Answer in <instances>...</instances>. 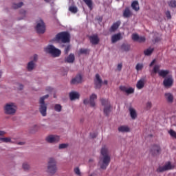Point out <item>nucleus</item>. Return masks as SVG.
I'll use <instances>...</instances> for the list:
<instances>
[{"instance_id": "nucleus-1", "label": "nucleus", "mask_w": 176, "mask_h": 176, "mask_svg": "<svg viewBox=\"0 0 176 176\" xmlns=\"http://www.w3.org/2000/svg\"><path fill=\"white\" fill-rule=\"evenodd\" d=\"M100 153L102 156L99 161L100 168H102V170H107V167H108L109 163H111V156L109 155L108 148L105 146L102 147Z\"/></svg>"}, {"instance_id": "nucleus-2", "label": "nucleus", "mask_w": 176, "mask_h": 176, "mask_svg": "<svg viewBox=\"0 0 176 176\" xmlns=\"http://www.w3.org/2000/svg\"><path fill=\"white\" fill-rule=\"evenodd\" d=\"M54 40L58 43H69L71 41V35L68 32H60L58 33Z\"/></svg>"}, {"instance_id": "nucleus-3", "label": "nucleus", "mask_w": 176, "mask_h": 176, "mask_svg": "<svg viewBox=\"0 0 176 176\" xmlns=\"http://www.w3.org/2000/svg\"><path fill=\"white\" fill-rule=\"evenodd\" d=\"M47 171L50 175H54L57 173V162L54 158L49 159Z\"/></svg>"}, {"instance_id": "nucleus-4", "label": "nucleus", "mask_w": 176, "mask_h": 176, "mask_svg": "<svg viewBox=\"0 0 176 176\" xmlns=\"http://www.w3.org/2000/svg\"><path fill=\"white\" fill-rule=\"evenodd\" d=\"M101 104L104 107L103 112L105 115V116H109V113H111V103L109 102V100L104 98L100 99Z\"/></svg>"}, {"instance_id": "nucleus-5", "label": "nucleus", "mask_w": 176, "mask_h": 176, "mask_svg": "<svg viewBox=\"0 0 176 176\" xmlns=\"http://www.w3.org/2000/svg\"><path fill=\"white\" fill-rule=\"evenodd\" d=\"M47 52L51 54L52 57H60L61 56V50H58V48H56L54 45H49L47 47Z\"/></svg>"}, {"instance_id": "nucleus-6", "label": "nucleus", "mask_w": 176, "mask_h": 176, "mask_svg": "<svg viewBox=\"0 0 176 176\" xmlns=\"http://www.w3.org/2000/svg\"><path fill=\"white\" fill-rule=\"evenodd\" d=\"M16 109H17V107H16L14 103H8L4 108L6 115H14L16 113Z\"/></svg>"}, {"instance_id": "nucleus-7", "label": "nucleus", "mask_w": 176, "mask_h": 176, "mask_svg": "<svg viewBox=\"0 0 176 176\" xmlns=\"http://www.w3.org/2000/svg\"><path fill=\"white\" fill-rule=\"evenodd\" d=\"M150 153L153 156H157L162 153V148L159 144H153L150 150Z\"/></svg>"}, {"instance_id": "nucleus-8", "label": "nucleus", "mask_w": 176, "mask_h": 176, "mask_svg": "<svg viewBox=\"0 0 176 176\" xmlns=\"http://www.w3.org/2000/svg\"><path fill=\"white\" fill-rule=\"evenodd\" d=\"M46 141L50 144H56L60 141V136L56 135H50L46 138Z\"/></svg>"}, {"instance_id": "nucleus-9", "label": "nucleus", "mask_w": 176, "mask_h": 176, "mask_svg": "<svg viewBox=\"0 0 176 176\" xmlns=\"http://www.w3.org/2000/svg\"><path fill=\"white\" fill-rule=\"evenodd\" d=\"M171 168H173L171 162H168L164 166H159L157 169V173H164V171H168V170H171Z\"/></svg>"}, {"instance_id": "nucleus-10", "label": "nucleus", "mask_w": 176, "mask_h": 176, "mask_svg": "<svg viewBox=\"0 0 176 176\" xmlns=\"http://www.w3.org/2000/svg\"><path fill=\"white\" fill-rule=\"evenodd\" d=\"M36 31L38 34H45V23L43 21H40L36 26Z\"/></svg>"}, {"instance_id": "nucleus-11", "label": "nucleus", "mask_w": 176, "mask_h": 176, "mask_svg": "<svg viewBox=\"0 0 176 176\" xmlns=\"http://www.w3.org/2000/svg\"><path fill=\"white\" fill-rule=\"evenodd\" d=\"M95 89H101L102 86V79L100 77V74H96V78L94 79Z\"/></svg>"}, {"instance_id": "nucleus-12", "label": "nucleus", "mask_w": 176, "mask_h": 176, "mask_svg": "<svg viewBox=\"0 0 176 176\" xmlns=\"http://www.w3.org/2000/svg\"><path fill=\"white\" fill-rule=\"evenodd\" d=\"M39 104H40V107H39L40 113H41L42 116H45V96H43L40 98Z\"/></svg>"}, {"instance_id": "nucleus-13", "label": "nucleus", "mask_w": 176, "mask_h": 176, "mask_svg": "<svg viewBox=\"0 0 176 176\" xmlns=\"http://www.w3.org/2000/svg\"><path fill=\"white\" fill-rule=\"evenodd\" d=\"M122 16L124 19H130L133 16V12L130 10V7H126L123 11Z\"/></svg>"}, {"instance_id": "nucleus-14", "label": "nucleus", "mask_w": 176, "mask_h": 176, "mask_svg": "<svg viewBox=\"0 0 176 176\" xmlns=\"http://www.w3.org/2000/svg\"><path fill=\"white\" fill-rule=\"evenodd\" d=\"M89 41L92 45H98L100 43V38L97 34L89 36Z\"/></svg>"}, {"instance_id": "nucleus-15", "label": "nucleus", "mask_w": 176, "mask_h": 176, "mask_svg": "<svg viewBox=\"0 0 176 176\" xmlns=\"http://www.w3.org/2000/svg\"><path fill=\"white\" fill-rule=\"evenodd\" d=\"M163 83L165 87H171L173 86V83H174V80H173V78L169 77V78H165L164 80Z\"/></svg>"}, {"instance_id": "nucleus-16", "label": "nucleus", "mask_w": 176, "mask_h": 176, "mask_svg": "<svg viewBox=\"0 0 176 176\" xmlns=\"http://www.w3.org/2000/svg\"><path fill=\"white\" fill-rule=\"evenodd\" d=\"M121 23H122L120 22V21H118L116 23H113V25H111V27L109 29V32H115V31H116V30H118V28H119V27H120Z\"/></svg>"}, {"instance_id": "nucleus-17", "label": "nucleus", "mask_w": 176, "mask_h": 176, "mask_svg": "<svg viewBox=\"0 0 176 176\" xmlns=\"http://www.w3.org/2000/svg\"><path fill=\"white\" fill-rule=\"evenodd\" d=\"M78 83H82V76L80 74L77 75L71 80L72 85H78Z\"/></svg>"}, {"instance_id": "nucleus-18", "label": "nucleus", "mask_w": 176, "mask_h": 176, "mask_svg": "<svg viewBox=\"0 0 176 176\" xmlns=\"http://www.w3.org/2000/svg\"><path fill=\"white\" fill-rule=\"evenodd\" d=\"M74 61H75V55L74 54H70L65 58V63H67L69 64H72Z\"/></svg>"}, {"instance_id": "nucleus-19", "label": "nucleus", "mask_w": 176, "mask_h": 176, "mask_svg": "<svg viewBox=\"0 0 176 176\" xmlns=\"http://www.w3.org/2000/svg\"><path fill=\"white\" fill-rule=\"evenodd\" d=\"M120 39H122V34L120 33L116 34L111 36V43H116Z\"/></svg>"}, {"instance_id": "nucleus-20", "label": "nucleus", "mask_w": 176, "mask_h": 176, "mask_svg": "<svg viewBox=\"0 0 176 176\" xmlns=\"http://www.w3.org/2000/svg\"><path fill=\"white\" fill-rule=\"evenodd\" d=\"M6 134V132L3 131H0V137H2ZM0 141L1 142H10L11 139L10 138H0Z\"/></svg>"}, {"instance_id": "nucleus-21", "label": "nucleus", "mask_w": 176, "mask_h": 176, "mask_svg": "<svg viewBox=\"0 0 176 176\" xmlns=\"http://www.w3.org/2000/svg\"><path fill=\"white\" fill-rule=\"evenodd\" d=\"M80 95L79 93L76 91H72L69 93V98L71 101H74V100L79 99Z\"/></svg>"}, {"instance_id": "nucleus-22", "label": "nucleus", "mask_w": 176, "mask_h": 176, "mask_svg": "<svg viewBox=\"0 0 176 176\" xmlns=\"http://www.w3.org/2000/svg\"><path fill=\"white\" fill-rule=\"evenodd\" d=\"M144 86H145V80L140 79L139 81H138L136 84V87L138 89V90H141V89H144Z\"/></svg>"}, {"instance_id": "nucleus-23", "label": "nucleus", "mask_w": 176, "mask_h": 176, "mask_svg": "<svg viewBox=\"0 0 176 176\" xmlns=\"http://www.w3.org/2000/svg\"><path fill=\"white\" fill-rule=\"evenodd\" d=\"M131 8L135 12H138V10H140V3L138 1H133L131 3Z\"/></svg>"}, {"instance_id": "nucleus-24", "label": "nucleus", "mask_w": 176, "mask_h": 176, "mask_svg": "<svg viewBox=\"0 0 176 176\" xmlns=\"http://www.w3.org/2000/svg\"><path fill=\"white\" fill-rule=\"evenodd\" d=\"M94 100H97V95L95 94H93L89 98V102L91 107H96V102H94Z\"/></svg>"}, {"instance_id": "nucleus-25", "label": "nucleus", "mask_w": 176, "mask_h": 176, "mask_svg": "<svg viewBox=\"0 0 176 176\" xmlns=\"http://www.w3.org/2000/svg\"><path fill=\"white\" fill-rule=\"evenodd\" d=\"M166 99L167 100L168 102H173L174 101V96L171 93H166L165 94Z\"/></svg>"}, {"instance_id": "nucleus-26", "label": "nucleus", "mask_w": 176, "mask_h": 176, "mask_svg": "<svg viewBox=\"0 0 176 176\" xmlns=\"http://www.w3.org/2000/svg\"><path fill=\"white\" fill-rule=\"evenodd\" d=\"M118 131L120 133H129V131H130V128L127 126H121L118 127Z\"/></svg>"}, {"instance_id": "nucleus-27", "label": "nucleus", "mask_w": 176, "mask_h": 176, "mask_svg": "<svg viewBox=\"0 0 176 176\" xmlns=\"http://www.w3.org/2000/svg\"><path fill=\"white\" fill-rule=\"evenodd\" d=\"M168 74H170L168 70H160L158 72L159 76H162V78H166Z\"/></svg>"}, {"instance_id": "nucleus-28", "label": "nucleus", "mask_w": 176, "mask_h": 176, "mask_svg": "<svg viewBox=\"0 0 176 176\" xmlns=\"http://www.w3.org/2000/svg\"><path fill=\"white\" fill-rule=\"evenodd\" d=\"M154 50H155V48L148 47V49L144 51V56H151V54L153 53Z\"/></svg>"}, {"instance_id": "nucleus-29", "label": "nucleus", "mask_w": 176, "mask_h": 176, "mask_svg": "<svg viewBox=\"0 0 176 176\" xmlns=\"http://www.w3.org/2000/svg\"><path fill=\"white\" fill-rule=\"evenodd\" d=\"M129 112H130L131 118L132 119H135L137 118V112L135 111V109L133 108H130Z\"/></svg>"}, {"instance_id": "nucleus-30", "label": "nucleus", "mask_w": 176, "mask_h": 176, "mask_svg": "<svg viewBox=\"0 0 176 176\" xmlns=\"http://www.w3.org/2000/svg\"><path fill=\"white\" fill-rule=\"evenodd\" d=\"M85 3L88 6L90 10H93V1L92 0H83Z\"/></svg>"}, {"instance_id": "nucleus-31", "label": "nucleus", "mask_w": 176, "mask_h": 176, "mask_svg": "<svg viewBox=\"0 0 176 176\" xmlns=\"http://www.w3.org/2000/svg\"><path fill=\"white\" fill-rule=\"evenodd\" d=\"M35 67V63H34V60H32L28 63V70L32 71Z\"/></svg>"}, {"instance_id": "nucleus-32", "label": "nucleus", "mask_w": 176, "mask_h": 176, "mask_svg": "<svg viewBox=\"0 0 176 176\" xmlns=\"http://www.w3.org/2000/svg\"><path fill=\"white\" fill-rule=\"evenodd\" d=\"M69 10L71 12V13H74V14L78 13V7L75 6H72L69 7Z\"/></svg>"}, {"instance_id": "nucleus-33", "label": "nucleus", "mask_w": 176, "mask_h": 176, "mask_svg": "<svg viewBox=\"0 0 176 176\" xmlns=\"http://www.w3.org/2000/svg\"><path fill=\"white\" fill-rule=\"evenodd\" d=\"M23 5H24V3L23 2H19L18 3H13L12 8H13V9H19V8H21V6H23Z\"/></svg>"}, {"instance_id": "nucleus-34", "label": "nucleus", "mask_w": 176, "mask_h": 176, "mask_svg": "<svg viewBox=\"0 0 176 176\" xmlns=\"http://www.w3.org/2000/svg\"><path fill=\"white\" fill-rule=\"evenodd\" d=\"M121 49L122 50H123V52H129V50H130V45L122 44L121 46Z\"/></svg>"}, {"instance_id": "nucleus-35", "label": "nucleus", "mask_w": 176, "mask_h": 176, "mask_svg": "<svg viewBox=\"0 0 176 176\" xmlns=\"http://www.w3.org/2000/svg\"><path fill=\"white\" fill-rule=\"evenodd\" d=\"M168 133L170 135V137H172V138H175L176 140V132H175V131H174L173 129H170L168 131Z\"/></svg>"}, {"instance_id": "nucleus-36", "label": "nucleus", "mask_w": 176, "mask_h": 176, "mask_svg": "<svg viewBox=\"0 0 176 176\" xmlns=\"http://www.w3.org/2000/svg\"><path fill=\"white\" fill-rule=\"evenodd\" d=\"M168 6L170 8H176V1L175 0H170L168 2Z\"/></svg>"}, {"instance_id": "nucleus-37", "label": "nucleus", "mask_w": 176, "mask_h": 176, "mask_svg": "<svg viewBox=\"0 0 176 176\" xmlns=\"http://www.w3.org/2000/svg\"><path fill=\"white\" fill-rule=\"evenodd\" d=\"M144 68V64L142 63H138L135 67L136 71H142Z\"/></svg>"}, {"instance_id": "nucleus-38", "label": "nucleus", "mask_w": 176, "mask_h": 176, "mask_svg": "<svg viewBox=\"0 0 176 176\" xmlns=\"http://www.w3.org/2000/svg\"><path fill=\"white\" fill-rule=\"evenodd\" d=\"M89 51L88 49L81 48V49H80L79 54H87L89 53Z\"/></svg>"}, {"instance_id": "nucleus-39", "label": "nucleus", "mask_w": 176, "mask_h": 176, "mask_svg": "<svg viewBox=\"0 0 176 176\" xmlns=\"http://www.w3.org/2000/svg\"><path fill=\"white\" fill-rule=\"evenodd\" d=\"M160 65H155L153 67L154 74H157V72L159 73V72H160Z\"/></svg>"}, {"instance_id": "nucleus-40", "label": "nucleus", "mask_w": 176, "mask_h": 176, "mask_svg": "<svg viewBox=\"0 0 176 176\" xmlns=\"http://www.w3.org/2000/svg\"><path fill=\"white\" fill-rule=\"evenodd\" d=\"M132 39L134 42H138V39H140V36L137 34H132Z\"/></svg>"}, {"instance_id": "nucleus-41", "label": "nucleus", "mask_w": 176, "mask_h": 176, "mask_svg": "<svg viewBox=\"0 0 176 176\" xmlns=\"http://www.w3.org/2000/svg\"><path fill=\"white\" fill-rule=\"evenodd\" d=\"M62 107L60 104H56L54 106V109L56 112H61Z\"/></svg>"}, {"instance_id": "nucleus-42", "label": "nucleus", "mask_w": 176, "mask_h": 176, "mask_svg": "<svg viewBox=\"0 0 176 176\" xmlns=\"http://www.w3.org/2000/svg\"><path fill=\"white\" fill-rule=\"evenodd\" d=\"M45 91L47 93H49V94H52V93H54V89H53L50 87H47L45 89Z\"/></svg>"}, {"instance_id": "nucleus-43", "label": "nucleus", "mask_w": 176, "mask_h": 176, "mask_svg": "<svg viewBox=\"0 0 176 176\" xmlns=\"http://www.w3.org/2000/svg\"><path fill=\"white\" fill-rule=\"evenodd\" d=\"M23 168L25 170V171H27V170H30V166L27 163H23Z\"/></svg>"}, {"instance_id": "nucleus-44", "label": "nucleus", "mask_w": 176, "mask_h": 176, "mask_svg": "<svg viewBox=\"0 0 176 176\" xmlns=\"http://www.w3.org/2000/svg\"><path fill=\"white\" fill-rule=\"evenodd\" d=\"M145 41H146V38L144 36H139L138 42H139V43H142L145 42Z\"/></svg>"}, {"instance_id": "nucleus-45", "label": "nucleus", "mask_w": 176, "mask_h": 176, "mask_svg": "<svg viewBox=\"0 0 176 176\" xmlns=\"http://www.w3.org/2000/svg\"><path fill=\"white\" fill-rule=\"evenodd\" d=\"M69 50H71V45H68L65 48V54H67L69 52Z\"/></svg>"}, {"instance_id": "nucleus-46", "label": "nucleus", "mask_w": 176, "mask_h": 176, "mask_svg": "<svg viewBox=\"0 0 176 176\" xmlns=\"http://www.w3.org/2000/svg\"><path fill=\"white\" fill-rule=\"evenodd\" d=\"M126 94H133V93H134V89L133 88L126 89Z\"/></svg>"}, {"instance_id": "nucleus-47", "label": "nucleus", "mask_w": 176, "mask_h": 176, "mask_svg": "<svg viewBox=\"0 0 176 176\" xmlns=\"http://www.w3.org/2000/svg\"><path fill=\"white\" fill-rule=\"evenodd\" d=\"M67 146H68L67 144H59V149H65V148H67Z\"/></svg>"}, {"instance_id": "nucleus-48", "label": "nucleus", "mask_w": 176, "mask_h": 176, "mask_svg": "<svg viewBox=\"0 0 176 176\" xmlns=\"http://www.w3.org/2000/svg\"><path fill=\"white\" fill-rule=\"evenodd\" d=\"M165 14H166V16L168 20H171V13L170 12V11H168V10L166 11V12H165Z\"/></svg>"}, {"instance_id": "nucleus-49", "label": "nucleus", "mask_w": 176, "mask_h": 176, "mask_svg": "<svg viewBox=\"0 0 176 176\" xmlns=\"http://www.w3.org/2000/svg\"><path fill=\"white\" fill-rule=\"evenodd\" d=\"M146 109H151L152 108V102H148L146 104Z\"/></svg>"}, {"instance_id": "nucleus-50", "label": "nucleus", "mask_w": 176, "mask_h": 176, "mask_svg": "<svg viewBox=\"0 0 176 176\" xmlns=\"http://www.w3.org/2000/svg\"><path fill=\"white\" fill-rule=\"evenodd\" d=\"M74 173L76 175H80V170L78 167L74 168Z\"/></svg>"}, {"instance_id": "nucleus-51", "label": "nucleus", "mask_w": 176, "mask_h": 176, "mask_svg": "<svg viewBox=\"0 0 176 176\" xmlns=\"http://www.w3.org/2000/svg\"><path fill=\"white\" fill-rule=\"evenodd\" d=\"M120 90H121V91H124L126 93V91H127V88L124 86H120Z\"/></svg>"}, {"instance_id": "nucleus-52", "label": "nucleus", "mask_w": 176, "mask_h": 176, "mask_svg": "<svg viewBox=\"0 0 176 176\" xmlns=\"http://www.w3.org/2000/svg\"><path fill=\"white\" fill-rule=\"evenodd\" d=\"M122 67H123V65H122V63H119V64L118 65L117 68H118V69L119 71H122Z\"/></svg>"}, {"instance_id": "nucleus-53", "label": "nucleus", "mask_w": 176, "mask_h": 176, "mask_svg": "<svg viewBox=\"0 0 176 176\" xmlns=\"http://www.w3.org/2000/svg\"><path fill=\"white\" fill-rule=\"evenodd\" d=\"M90 136L91 137V138H96V137H97V133H91Z\"/></svg>"}, {"instance_id": "nucleus-54", "label": "nucleus", "mask_w": 176, "mask_h": 176, "mask_svg": "<svg viewBox=\"0 0 176 176\" xmlns=\"http://www.w3.org/2000/svg\"><path fill=\"white\" fill-rule=\"evenodd\" d=\"M85 105H87V104L89 103V99H85L83 101Z\"/></svg>"}, {"instance_id": "nucleus-55", "label": "nucleus", "mask_w": 176, "mask_h": 176, "mask_svg": "<svg viewBox=\"0 0 176 176\" xmlns=\"http://www.w3.org/2000/svg\"><path fill=\"white\" fill-rule=\"evenodd\" d=\"M155 63H156V60H153L152 62L150 63V67H152L153 65V64H155Z\"/></svg>"}, {"instance_id": "nucleus-56", "label": "nucleus", "mask_w": 176, "mask_h": 176, "mask_svg": "<svg viewBox=\"0 0 176 176\" xmlns=\"http://www.w3.org/2000/svg\"><path fill=\"white\" fill-rule=\"evenodd\" d=\"M47 3H53V0H45Z\"/></svg>"}, {"instance_id": "nucleus-57", "label": "nucleus", "mask_w": 176, "mask_h": 176, "mask_svg": "<svg viewBox=\"0 0 176 176\" xmlns=\"http://www.w3.org/2000/svg\"><path fill=\"white\" fill-rule=\"evenodd\" d=\"M36 60H38V55L35 54V55L34 56V61H36Z\"/></svg>"}, {"instance_id": "nucleus-58", "label": "nucleus", "mask_w": 176, "mask_h": 176, "mask_svg": "<svg viewBox=\"0 0 176 176\" xmlns=\"http://www.w3.org/2000/svg\"><path fill=\"white\" fill-rule=\"evenodd\" d=\"M23 87H24L23 86V85H19V90H23Z\"/></svg>"}, {"instance_id": "nucleus-59", "label": "nucleus", "mask_w": 176, "mask_h": 176, "mask_svg": "<svg viewBox=\"0 0 176 176\" xmlns=\"http://www.w3.org/2000/svg\"><path fill=\"white\" fill-rule=\"evenodd\" d=\"M103 83H104V85H108V80H104Z\"/></svg>"}, {"instance_id": "nucleus-60", "label": "nucleus", "mask_w": 176, "mask_h": 176, "mask_svg": "<svg viewBox=\"0 0 176 176\" xmlns=\"http://www.w3.org/2000/svg\"><path fill=\"white\" fill-rule=\"evenodd\" d=\"M18 145H24V142H19Z\"/></svg>"}, {"instance_id": "nucleus-61", "label": "nucleus", "mask_w": 176, "mask_h": 176, "mask_svg": "<svg viewBox=\"0 0 176 176\" xmlns=\"http://www.w3.org/2000/svg\"><path fill=\"white\" fill-rule=\"evenodd\" d=\"M45 98H49V94L45 95Z\"/></svg>"}, {"instance_id": "nucleus-62", "label": "nucleus", "mask_w": 176, "mask_h": 176, "mask_svg": "<svg viewBox=\"0 0 176 176\" xmlns=\"http://www.w3.org/2000/svg\"><path fill=\"white\" fill-rule=\"evenodd\" d=\"M2 76V71H0V78Z\"/></svg>"}, {"instance_id": "nucleus-63", "label": "nucleus", "mask_w": 176, "mask_h": 176, "mask_svg": "<svg viewBox=\"0 0 176 176\" xmlns=\"http://www.w3.org/2000/svg\"><path fill=\"white\" fill-rule=\"evenodd\" d=\"M89 162H93V160H91H91H89Z\"/></svg>"}, {"instance_id": "nucleus-64", "label": "nucleus", "mask_w": 176, "mask_h": 176, "mask_svg": "<svg viewBox=\"0 0 176 176\" xmlns=\"http://www.w3.org/2000/svg\"><path fill=\"white\" fill-rule=\"evenodd\" d=\"M45 112H46V107H45Z\"/></svg>"}]
</instances>
